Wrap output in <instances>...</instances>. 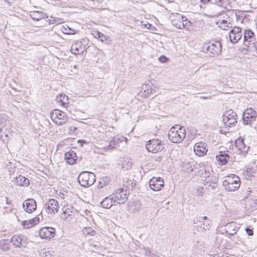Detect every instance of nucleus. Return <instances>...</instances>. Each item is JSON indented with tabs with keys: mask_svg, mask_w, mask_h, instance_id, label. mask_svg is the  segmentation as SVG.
<instances>
[{
	"mask_svg": "<svg viewBox=\"0 0 257 257\" xmlns=\"http://www.w3.org/2000/svg\"><path fill=\"white\" fill-rule=\"evenodd\" d=\"M169 139L174 143L181 142L186 137V131L182 126L176 125L172 126L168 134Z\"/></svg>",
	"mask_w": 257,
	"mask_h": 257,
	"instance_id": "1",
	"label": "nucleus"
},
{
	"mask_svg": "<svg viewBox=\"0 0 257 257\" xmlns=\"http://www.w3.org/2000/svg\"><path fill=\"white\" fill-rule=\"evenodd\" d=\"M222 185L225 189L228 191H234L240 185V178L235 174H232L226 177L223 180Z\"/></svg>",
	"mask_w": 257,
	"mask_h": 257,
	"instance_id": "2",
	"label": "nucleus"
},
{
	"mask_svg": "<svg viewBox=\"0 0 257 257\" xmlns=\"http://www.w3.org/2000/svg\"><path fill=\"white\" fill-rule=\"evenodd\" d=\"M78 180L79 184L84 187H88L93 185L95 181L94 174L84 171L78 176Z\"/></svg>",
	"mask_w": 257,
	"mask_h": 257,
	"instance_id": "3",
	"label": "nucleus"
},
{
	"mask_svg": "<svg viewBox=\"0 0 257 257\" xmlns=\"http://www.w3.org/2000/svg\"><path fill=\"white\" fill-rule=\"evenodd\" d=\"M88 44L89 40L87 38H84L79 41H75L71 46V52L75 55H82L89 47Z\"/></svg>",
	"mask_w": 257,
	"mask_h": 257,
	"instance_id": "4",
	"label": "nucleus"
},
{
	"mask_svg": "<svg viewBox=\"0 0 257 257\" xmlns=\"http://www.w3.org/2000/svg\"><path fill=\"white\" fill-rule=\"evenodd\" d=\"M128 194L129 191L128 190L119 188L115 190L110 196H111V199L113 200V203L120 205L124 204L126 201Z\"/></svg>",
	"mask_w": 257,
	"mask_h": 257,
	"instance_id": "5",
	"label": "nucleus"
},
{
	"mask_svg": "<svg viewBox=\"0 0 257 257\" xmlns=\"http://www.w3.org/2000/svg\"><path fill=\"white\" fill-rule=\"evenodd\" d=\"M203 51L208 52L210 56L214 57L219 55L222 51V45L220 42L214 41L213 43H209L205 45L203 47Z\"/></svg>",
	"mask_w": 257,
	"mask_h": 257,
	"instance_id": "6",
	"label": "nucleus"
},
{
	"mask_svg": "<svg viewBox=\"0 0 257 257\" xmlns=\"http://www.w3.org/2000/svg\"><path fill=\"white\" fill-rule=\"evenodd\" d=\"M243 45L247 47H252L257 42V37L250 29H245L243 32Z\"/></svg>",
	"mask_w": 257,
	"mask_h": 257,
	"instance_id": "7",
	"label": "nucleus"
},
{
	"mask_svg": "<svg viewBox=\"0 0 257 257\" xmlns=\"http://www.w3.org/2000/svg\"><path fill=\"white\" fill-rule=\"evenodd\" d=\"M146 147L149 152L153 153L161 152L164 148L162 141L158 139L149 140L147 142Z\"/></svg>",
	"mask_w": 257,
	"mask_h": 257,
	"instance_id": "8",
	"label": "nucleus"
},
{
	"mask_svg": "<svg viewBox=\"0 0 257 257\" xmlns=\"http://www.w3.org/2000/svg\"><path fill=\"white\" fill-rule=\"evenodd\" d=\"M224 123L229 127L234 125L237 123V116L232 109L226 111L222 116Z\"/></svg>",
	"mask_w": 257,
	"mask_h": 257,
	"instance_id": "9",
	"label": "nucleus"
},
{
	"mask_svg": "<svg viewBox=\"0 0 257 257\" xmlns=\"http://www.w3.org/2000/svg\"><path fill=\"white\" fill-rule=\"evenodd\" d=\"M59 205L54 199H49L44 205V209L48 214L53 215L58 212Z\"/></svg>",
	"mask_w": 257,
	"mask_h": 257,
	"instance_id": "10",
	"label": "nucleus"
},
{
	"mask_svg": "<svg viewBox=\"0 0 257 257\" xmlns=\"http://www.w3.org/2000/svg\"><path fill=\"white\" fill-rule=\"evenodd\" d=\"M256 117V112L251 108H246L243 113L242 119L245 124H248L254 121Z\"/></svg>",
	"mask_w": 257,
	"mask_h": 257,
	"instance_id": "11",
	"label": "nucleus"
},
{
	"mask_svg": "<svg viewBox=\"0 0 257 257\" xmlns=\"http://www.w3.org/2000/svg\"><path fill=\"white\" fill-rule=\"evenodd\" d=\"M241 29L239 27H234L229 34V38L231 43L235 44L241 39L242 36Z\"/></svg>",
	"mask_w": 257,
	"mask_h": 257,
	"instance_id": "12",
	"label": "nucleus"
},
{
	"mask_svg": "<svg viewBox=\"0 0 257 257\" xmlns=\"http://www.w3.org/2000/svg\"><path fill=\"white\" fill-rule=\"evenodd\" d=\"M149 186L153 191H159L164 186V180L161 177H153L150 180Z\"/></svg>",
	"mask_w": 257,
	"mask_h": 257,
	"instance_id": "13",
	"label": "nucleus"
},
{
	"mask_svg": "<svg viewBox=\"0 0 257 257\" xmlns=\"http://www.w3.org/2000/svg\"><path fill=\"white\" fill-rule=\"evenodd\" d=\"M27 238L25 235H14L10 241L14 245L18 247H25L27 244Z\"/></svg>",
	"mask_w": 257,
	"mask_h": 257,
	"instance_id": "14",
	"label": "nucleus"
},
{
	"mask_svg": "<svg viewBox=\"0 0 257 257\" xmlns=\"http://www.w3.org/2000/svg\"><path fill=\"white\" fill-rule=\"evenodd\" d=\"M39 235L42 238L51 239L55 234V230L53 227H45L39 231Z\"/></svg>",
	"mask_w": 257,
	"mask_h": 257,
	"instance_id": "15",
	"label": "nucleus"
},
{
	"mask_svg": "<svg viewBox=\"0 0 257 257\" xmlns=\"http://www.w3.org/2000/svg\"><path fill=\"white\" fill-rule=\"evenodd\" d=\"M23 207L25 211L31 213L36 209V201L33 198L27 199L23 202Z\"/></svg>",
	"mask_w": 257,
	"mask_h": 257,
	"instance_id": "16",
	"label": "nucleus"
},
{
	"mask_svg": "<svg viewBox=\"0 0 257 257\" xmlns=\"http://www.w3.org/2000/svg\"><path fill=\"white\" fill-rule=\"evenodd\" d=\"M206 146V144L202 142L196 143L194 146L195 154L199 157L204 156L207 152Z\"/></svg>",
	"mask_w": 257,
	"mask_h": 257,
	"instance_id": "17",
	"label": "nucleus"
},
{
	"mask_svg": "<svg viewBox=\"0 0 257 257\" xmlns=\"http://www.w3.org/2000/svg\"><path fill=\"white\" fill-rule=\"evenodd\" d=\"M51 117L52 119L54 118L62 120L58 122V123L60 125L65 123L67 120L66 113L58 109L54 110L51 113ZM56 122L57 123V121H56Z\"/></svg>",
	"mask_w": 257,
	"mask_h": 257,
	"instance_id": "18",
	"label": "nucleus"
},
{
	"mask_svg": "<svg viewBox=\"0 0 257 257\" xmlns=\"http://www.w3.org/2000/svg\"><path fill=\"white\" fill-rule=\"evenodd\" d=\"M183 16L180 14L175 13L172 15V24L173 26L179 29H183L184 28L183 24Z\"/></svg>",
	"mask_w": 257,
	"mask_h": 257,
	"instance_id": "19",
	"label": "nucleus"
},
{
	"mask_svg": "<svg viewBox=\"0 0 257 257\" xmlns=\"http://www.w3.org/2000/svg\"><path fill=\"white\" fill-rule=\"evenodd\" d=\"M234 143L236 148L238 150L240 151V153L242 154L244 156H245L249 149V147H247L245 145L244 143V139L239 138L235 141Z\"/></svg>",
	"mask_w": 257,
	"mask_h": 257,
	"instance_id": "20",
	"label": "nucleus"
},
{
	"mask_svg": "<svg viewBox=\"0 0 257 257\" xmlns=\"http://www.w3.org/2000/svg\"><path fill=\"white\" fill-rule=\"evenodd\" d=\"M64 159L68 164L74 165L76 163L77 157L74 151H70L65 154Z\"/></svg>",
	"mask_w": 257,
	"mask_h": 257,
	"instance_id": "21",
	"label": "nucleus"
},
{
	"mask_svg": "<svg viewBox=\"0 0 257 257\" xmlns=\"http://www.w3.org/2000/svg\"><path fill=\"white\" fill-rule=\"evenodd\" d=\"M230 21V18L226 16V19L218 20L216 24L222 30H228L232 27V25Z\"/></svg>",
	"mask_w": 257,
	"mask_h": 257,
	"instance_id": "22",
	"label": "nucleus"
},
{
	"mask_svg": "<svg viewBox=\"0 0 257 257\" xmlns=\"http://www.w3.org/2000/svg\"><path fill=\"white\" fill-rule=\"evenodd\" d=\"M16 184L21 186H28L30 185V180L25 176L19 175L15 178Z\"/></svg>",
	"mask_w": 257,
	"mask_h": 257,
	"instance_id": "23",
	"label": "nucleus"
},
{
	"mask_svg": "<svg viewBox=\"0 0 257 257\" xmlns=\"http://www.w3.org/2000/svg\"><path fill=\"white\" fill-rule=\"evenodd\" d=\"M30 17L34 20L39 21L47 18V14L40 11H33L30 14Z\"/></svg>",
	"mask_w": 257,
	"mask_h": 257,
	"instance_id": "24",
	"label": "nucleus"
},
{
	"mask_svg": "<svg viewBox=\"0 0 257 257\" xmlns=\"http://www.w3.org/2000/svg\"><path fill=\"white\" fill-rule=\"evenodd\" d=\"M226 227L227 229L226 233H228L229 235H233L235 234L238 229L236 223L234 222L227 223Z\"/></svg>",
	"mask_w": 257,
	"mask_h": 257,
	"instance_id": "25",
	"label": "nucleus"
},
{
	"mask_svg": "<svg viewBox=\"0 0 257 257\" xmlns=\"http://www.w3.org/2000/svg\"><path fill=\"white\" fill-rule=\"evenodd\" d=\"M56 101L65 107H67L69 103L68 97L64 94H59L56 97Z\"/></svg>",
	"mask_w": 257,
	"mask_h": 257,
	"instance_id": "26",
	"label": "nucleus"
},
{
	"mask_svg": "<svg viewBox=\"0 0 257 257\" xmlns=\"http://www.w3.org/2000/svg\"><path fill=\"white\" fill-rule=\"evenodd\" d=\"M217 160L220 162L222 165H225L229 159V156L225 152H220L219 154L216 155Z\"/></svg>",
	"mask_w": 257,
	"mask_h": 257,
	"instance_id": "27",
	"label": "nucleus"
},
{
	"mask_svg": "<svg viewBox=\"0 0 257 257\" xmlns=\"http://www.w3.org/2000/svg\"><path fill=\"white\" fill-rule=\"evenodd\" d=\"M39 218L37 216L30 219L23 221L22 225L25 228H30L39 222Z\"/></svg>",
	"mask_w": 257,
	"mask_h": 257,
	"instance_id": "28",
	"label": "nucleus"
},
{
	"mask_svg": "<svg viewBox=\"0 0 257 257\" xmlns=\"http://www.w3.org/2000/svg\"><path fill=\"white\" fill-rule=\"evenodd\" d=\"M9 122V120L7 118V116L6 115L0 114V133H2V131L5 129L8 130V123Z\"/></svg>",
	"mask_w": 257,
	"mask_h": 257,
	"instance_id": "29",
	"label": "nucleus"
},
{
	"mask_svg": "<svg viewBox=\"0 0 257 257\" xmlns=\"http://www.w3.org/2000/svg\"><path fill=\"white\" fill-rule=\"evenodd\" d=\"M113 203V200L111 199V197L105 198L101 202V205L103 208H109L112 205Z\"/></svg>",
	"mask_w": 257,
	"mask_h": 257,
	"instance_id": "30",
	"label": "nucleus"
},
{
	"mask_svg": "<svg viewBox=\"0 0 257 257\" xmlns=\"http://www.w3.org/2000/svg\"><path fill=\"white\" fill-rule=\"evenodd\" d=\"M11 241L8 239L0 240V248L4 251L8 250L10 248Z\"/></svg>",
	"mask_w": 257,
	"mask_h": 257,
	"instance_id": "31",
	"label": "nucleus"
},
{
	"mask_svg": "<svg viewBox=\"0 0 257 257\" xmlns=\"http://www.w3.org/2000/svg\"><path fill=\"white\" fill-rule=\"evenodd\" d=\"M199 218L202 220V224H201L200 227L205 230H209L210 227V221L208 220L207 217H200Z\"/></svg>",
	"mask_w": 257,
	"mask_h": 257,
	"instance_id": "32",
	"label": "nucleus"
},
{
	"mask_svg": "<svg viewBox=\"0 0 257 257\" xmlns=\"http://www.w3.org/2000/svg\"><path fill=\"white\" fill-rule=\"evenodd\" d=\"M217 179L214 178V180L212 181H207L204 184V187L206 188H209L210 187L212 189H215L217 187Z\"/></svg>",
	"mask_w": 257,
	"mask_h": 257,
	"instance_id": "33",
	"label": "nucleus"
},
{
	"mask_svg": "<svg viewBox=\"0 0 257 257\" xmlns=\"http://www.w3.org/2000/svg\"><path fill=\"white\" fill-rule=\"evenodd\" d=\"M183 24L184 28L187 30H190L192 29V23L189 20H188L187 18L183 16Z\"/></svg>",
	"mask_w": 257,
	"mask_h": 257,
	"instance_id": "34",
	"label": "nucleus"
},
{
	"mask_svg": "<svg viewBox=\"0 0 257 257\" xmlns=\"http://www.w3.org/2000/svg\"><path fill=\"white\" fill-rule=\"evenodd\" d=\"M229 0H212V3L218 6L225 7L228 3Z\"/></svg>",
	"mask_w": 257,
	"mask_h": 257,
	"instance_id": "35",
	"label": "nucleus"
},
{
	"mask_svg": "<svg viewBox=\"0 0 257 257\" xmlns=\"http://www.w3.org/2000/svg\"><path fill=\"white\" fill-rule=\"evenodd\" d=\"M62 208L63 214H62L61 218L63 219H66L71 215V211L69 208H66L65 209Z\"/></svg>",
	"mask_w": 257,
	"mask_h": 257,
	"instance_id": "36",
	"label": "nucleus"
},
{
	"mask_svg": "<svg viewBox=\"0 0 257 257\" xmlns=\"http://www.w3.org/2000/svg\"><path fill=\"white\" fill-rule=\"evenodd\" d=\"M97 37V38L99 39V40L101 42H104L105 41H106L107 40L106 37L105 35H104L102 33H101V32H100L99 31H97L95 33V37Z\"/></svg>",
	"mask_w": 257,
	"mask_h": 257,
	"instance_id": "37",
	"label": "nucleus"
},
{
	"mask_svg": "<svg viewBox=\"0 0 257 257\" xmlns=\"http://www.w3.org/2000/svg\"><path fill=\"white\" fill-rule=\"evenodd\" d=\"M159 60L162 63H166L169 60V59L167 58L165 55H161L159 58Z\"/></svg>",
	"mask_w": 257,
	"mask_h": 257,
	"instance_id": "38",
	"label": "nucleus"
},
{
	"mask_svg": "<svg viewBox=\"0 0 257 257\" xmlns=\"http://www.w3.org/2000/svg\"><path fill=\"white\" fill-rule=\"evenodd\" d=\"M40 255L41 257H51V253L50 251H43L41 252Z\"/></svg>",
	"mask_w": 257,
	"mask_h": 257,
	"instance_id": "39",
	"label": "nucleus"
},
{
	"mask_svg": "<svg viewBox=\"0 0 257 257\" xmlns=\"http://www.w3.org/2000/svg\"><path fill=\"white\" fill-rule=\"evenodd\" d=\"M203 189V187H199L197 190L196 193L198 196H202L203 194V192L200 191V190H202Z\"/></svg>",
	"mask_w": 257,
	"mask_h": 257,
	"instance_id": "40",
	"label": "nucleus"
},
{
	"mask_svg": "<svg viewBox=\"0 0 257 257\" xmlns=\"http://www.w3.org/2000/svg\"><path fill=\"white\" fill-rule=\"evenodd\" d=\"M245 230H246V233H247V234L249 236H251L253 235V231L250 228H246Z\"/></svg>",
	"mask_w": 257,
	"mask_h": 257,
	"instance_id": "41",
	"label": "nucleus"
},
{
	"mask_svg": "<svg viewBox=\"0 0 257 257\" xmlns=\"http://www.w3.org/2000/svg\"><path fill=\"white\" fill-rule=\"evenodd\" d=\"M69 28V30L68 31H67V32H66V34H74L76 33V31L75 30H73V29H72L70 28Z\"/></svg>",
	"mask_w": 257,
	"mask_h": 257,
	"instance_id": "42",
	"label": "nucleus"
},
{
	"mask_svg": "<svg viewBox=\"0 0 257 257\" xmlns=\"http://www.w3.org/2000/svg\"><path fill=\"white\" fill-rule=\"evenodd\" d=\"M52 20H50V22L51 23ZM60 19L59 20H55V19H53V22H52V24H57L60 23Z\"/></svg>",
	"mask_w": 257,
	"mask_h": 257,
	"instance_id": "43",
	"label": "nucleus"
},
{
	"mask_svg": "<svg viewBox=\"0 0 257 257\" xmlns=\"http://www.w3.org/2000/svg\"><path fill=\"white\" fill-rule=\"evenodd\" d=\"M6 203L8 205H10V206L13 205V202H12V200H9L7 197L6 198Z\"/></svg>",
	"mask_w": 257,
	"mask_h": 257,
	"instance_id": "44",
	"label": "nucleus"
},
{
	"mask_svg": "<svg viewBox=\"0 0 257 257\" xmlns=\"http://www.w3.org/2000/svg\"><path fill=\"white\" fill-rule=\"evenodd\" d=\"M87 230L91 231V235H94L96 233L94 230H91V228H88Z\"/></svg>",
	"mask_w": 257,
	"mask_h": 257,
	"instance_id": "45",
	"label": "nucleus"
},
{
	"mask_svg": "<svg viewBox=\"0 0 257 257\" xmlns=\"http://www.w3.org/2000/svg\"><path fill=\"white\" fill-rule=\"evenodd\" d=\"M204 173L205 174V175L204 176V177H209V172H207V171L205 170H204Z\"/></svg>",
	"mask_w": 257,
	"mask_h": 257,
	"instance_id": "46",
	"label": "nucleus"
},
{
	"mask_svg": "<svg viewBox=\"0 0 257 257\" xmlns=\"http://www.w3.org/2000/svg\"><path fill=\"white\" fill-rule=\"evenodd\" d=\"M202 2L204 3V4L208 3L209 2H211L212 3V0H201Z\"/></svg>",
	"mask_w": 257,
	"mask_h": 257,
	"instance_id": "47",
	"label": "nucleus"
},
{
	"mask_svg": "<svg viewBox=\"0 0 257 257\" xmlns=\"http://www.w3.org/2000/svg\"><path fill=\"white\" fill-rule=\"evenodd\" d=\"M6 2H8L9 4L12 3L13 0H4Z\"/></svg>",
	"mask_w": 257,
	"mask_h": 257,
	"instance_id": "48",
	"label": "nucleus"
},
{
	"mask_svg": "<svg viewBox=\"0 0 257 257\" xmlns=\"http://www.w3.org/2000/svg\"><path fill=\"white\" fill-rule=\"evenodd\" d=\"M133 182H132L131 180H130V184H127L128 185V186H127V187H130V186H132V187H133Z\"/></svg>",
	"mask_w": 257,
	"mask_h": 257,
	"instance_id": "49",
	"label": "nucleus"
},
{
	"mask_svg": "<svg viewBox=\"0 0 257 257\" xmlns=\"http://www.w3.org/2000/svg\"><path fill=\"white\" fill-rule=\"evenodd\" d=\"M83 142V143H86V142L84 141V140H78V142Z\"/></svg>",
	"mask_w": 257,
	"mask_h": 257,
	"instance_id": "50",
	"label": "nucleus"
},
{
	"mask_svg": "<svg viewBox=\"0 0 257 257\" xmlns=\"http://www.w3.org/2000/svg\"><path fill=\"white\" fill-rule=\"evenodd\" d=\"M201 98H203V99H206L207 98V97H205V96H201Z\"/></svg>",
	"mask_w": 257,
	"mask_h": 257,
	"instance_id": "51",
	"label": "nucleus"
},
{
	"mask_svg": "<svg viewBox=\"0 0 257 257\" xmlns=\"http://www.w3.org/2000/svg\"><path fill=\"white\" fill-rule=\"evenodd\" d=\"M87 233L91 235V231H89V232H88Z\"/></svg>",
	"mask_w": 257,
	"mask_h": 257,
	"instance_id": "52",
	"label": "nucleus"
},
{
	"mask_svg": "<svg viewBox=\"0 0 257 257\" xmlns=\"http://www.w3.org/2000/svg\"><path fill=\"white\" fill-rule=\"evenodd\" d=\"M128 184H130V180L128 181Z\"/></svg>",
	"mask_w": 257,
	"mask_h": 257,
	"instance_id": "53",
	"label": "nucleus"
},
{
	"mask_svg": "<svg viewBox=\"0 0 257 257\" xmlns=\"http://www.w3.org/2000/svg\"><path fill=\"white\" fill-rule=\"evenodd\" d=\"M256 31H257V24H256V28H255Z\"/></svg>",
	"mask_w": 257,
	"mask_h": 257,
	"instance_id": "54",
	"label": "nucleus"
}]
</instances>
